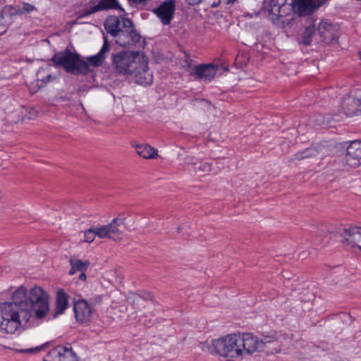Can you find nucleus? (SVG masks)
I'll use <instances>...</instances> for the list:
<instances>
[{
	"instance_id": "obj_5",
	"label": "nucleus",
	"mask_w": 361,
	"mask_h": 361,
	"mask_svg": "<svg viewBox=\"0 0 361 361\" xmlns=\"http://www.w3.org/2000/svg\"><path fill=\"white\" fill-rule=\"evenodd\" d=\"M239 343V334H233L214 339L212 343V346L218 355L235 358L242 357Z\"/></svg>"
},
{
	"instance_id": "obj_28",
	"label": "nucleus",
	"mask_w": 361,
	"mask_h": 361,
	"mask_svg": "<svg viewBox=\"0 0 361 361\" xmlns=\"http://www.w3.org/2000/svg\"><path fill=\"white\" fill-rule=\"evenodd\" d=\"M47 72L46 68H40L37 72V80L42 82L40 86L45 85L54 78L50 73Z\"/></svg>"
},
{
	"instance_id": "obj_4",
	"label": "nucleus",
	"mask_w": 361,
	"mask_h": 361,
	"mask_svg": "<svg viewBox=\"0 0 361 361\" xmlns=\"http://www.w3.org/2000/svg\"><path fill=\"white\" fill-rule=\"evenodd\" d=\"M143 57L138 52L121 51L112 55V68L117 74L131 76Z\"/></svg>"
},
{
	"instance_id": "obj_12",
	"label": "nucleus",
	"mask_w": 361,
	"mask_h": 361,
	"mask_svg": "<svg viewBox=\"0 0 361 361\" xmlns=\"http://www.w3.org/2000/svg\"><path fill=\"white\" fill-rule=\"evenodd\" d=\"M267 9L273 21L288 16L293 11L291 0H270Z\"/></svg>"
},
{
	"instance_id": "obj_35",
	"label": "nucleus",
	"mask_w": 361,
	"mask_h": 361,
	"mask_svg": "<svg viewBox=\"0 0 361 361\" xmlns=\"http://www.w3.org/2000/svg\"><path fill=\"white\" fill-rule=\"evenodd\" d=\"M86 278H87V276L85 274V271L81 272V274H80L79 279L82 281H85Z\"/></svg>"
},
{
	"instance_id": "obj_3",
	"label": "nucleus",
	"mask_w": 361,
	"mask_h": 361,
	"mask_svg": "<svg viewBox=\"0 0 361 361\" xmlns=\"http://www.w3.org/2000/svg\"><path fill=\"white\" fill-rule=\"evenodd\" d=\"M122 222L117 218L114 219L109 224L104 226H94L84 233V241L92 243L97 236L99 238H108L113 240L122 239Z\"/></svg>"
},
{
	"instance_id": "obj_15",
	"label": "nucleus",
	"mask_w": 361,
	"mask_h": 361,
	"mask_svg": "<svg viewBox=\"0 0 361 361\" xmlns=\"http://www.w3.org/2000/svg\"><path fill=\"white\" fill-rule=\"evenodd\" d=\"M46 361H77L71 348L59 345L51 349L45 357Z\"/></svg>"
},
{
	"instance_id": "obj_9",
	"label": "nucleus",
	"mask_w": 361,
	"mask_h": 361,
	"mask_svg": "<svg viewBox=\"0 0 361 361\" xmlns=\"http://www.w3.org/2000/svg\"><path fill=\"white\" fill-rule=\"evenodd\" d=\"M123 30H121L116 36V42L121 47L130 46L139 41L140 35L134 29L133 22L126 18H122Z\"/></svg>"
},
{
	"instance_id": "obj_19",
	"label": "nucleus",
	"mask_w": 361,
	"mask_h": 361,
	"mask_svg": "<svg viewBox=\"0 0 361 361\" xmlns=\"http://www.w3.org/2000/svg\"><path fill=\"white\" fill-rule=\"evenodd\" d=\"M104 28L106 31L112 36H116L122 30V19L120 20L116 16L108 17L104 23Z\"/></svg>"
},
{
	"instance_id": "obj_2",
	"label": "nucleus",
	"mask_w": 361,
	"mask_h": 361,
	"mask_svg": "<svg viewBox=\"0 0 361 361\" xmlns=\"http://www.w3.org/2000/svg\"><path fill=\"white\" fill-rule=\"evenodd\" d=\"M51 61L54 65L63 68L66 72L73 75H86L91 71L87 62L82 60L78 53L69 49L55 54Z\"/></svg>"
},
{
	"instance_id": "obj_34",
	"label": "nucleus",
	"mask_w": 361,
	"mask_h": 361,
	"mask_svg": "<svg viewBox=\"0 0 361 361\" xmlns=\"http://www.w3.org/2000/svg\"><path fill=\"white\" fill-rule=\"evenodd\" d=\"M190 5H196L200 4L202 0H185Z\"/></svg>"
},
{
	"instance_id": "obj_8",
	"label": "nucleus",
	"mask_w": 361,
	"mask_h": 361,
	"mask_svg": "<svg viewBox=\"0 0 361 361\" xmlns=\"http://www.w3.org/2000/svg\"><path fill=\"white\" fill-rule=\"evenodd\" d=\"M102 300L100 297H96L91 299V302L89 304L85 300H80L74 304V312L76 320L81 324L89 323L93 314L92 305L99 304Z\"/></svg>"
},
{
	"instance_id": "obj_30",
	"label": "nucleus",
	"mask_w": 361,
	"mask_h": 361,
	"mask_svg": "<svg viewBox=\"0 0 361 361\" xmlns=\"http://www.w3.org/2000/svg\"><path fill=\"white\" fill-rule=\"evenodd\" d=\"M20 111L22 113L23 111L27 112L25 117L29 120L35 119L38 115L37 111L34 108H20Z\"/></svg>"
},
{
	"instance_id": "obj_13",
	"label": "nucleus",
	"mask_w": 361,
	"mask_h": 361,
	"mask_svg": "<svg viewBox=\"0 0 361 361\" xmlns=\"http://www.w3.org/2000/svg\"><path fill=\"white\" fill-rule=\"evenodd\" d=\"M341 235L345 247L353 250L358 249L361 252V227L350 226L344 228Z\"/></svg>"
},
{
	"instance_id": "obj_36",
	"label": "nucleus",
	"mask_w": 361,
	"mask_h": 361,
	"mask_svg": "<svg viewBox=\"0 0 361 361\" xmlns=\"http://www.w3.org/2000/svg\"><path fill=\"white\" fill-rule=\"evenodd\" d=\"M237 0H226V4H233Z\"/></svg>"
},
{
	"instance_id": "obj_14",
	"label": "nucleus",
	"mask_w": 361,
	"mask_h": 361,
	"mask_svg": "<svg viewBox=\"0 0 361 361\" xmlns=\"http://www.w3.org/2000/svg\"><path fill=\"white\" fill-rule=\"evenodd\" d=\"M176 1L166 0L153 9V13L164 25H169L174 17Z\"/></svg>"
},
{
	"instance_id": "obj_26",
	"label": "nucleus",
	"mask_w": 361,
	"mask_h": 361,
	"mask_svg": "<svg viewBox=\"0 0 361 361\" xmlns=\"http://www.w3.org/2000/svg\"><path fill=\"white\" fill-rule=\"evenodd\" d=\"M153 295L148 293L142 296L139 294H135L132 296V302L136 309H140L143 306V301L146 300H152Z\"/></svg>"
},
{
	"instance_id": "obj_24",
	"label": "nucleus",
	"mask_w": 361,
	"mask_h": 361,
	"mask_svg": "<svg viewBox=\"0 0 361 361\" xmlns=\"http://www.w3.org/2000/svg\"><path fill=\"white\" fill-rule=\"evenodd\" d=\"M137 154L144 159H156L158 157V150L147 144L135 146Z\"/></svg>"
},
{
	"instance_id": "obj_32",
	"label": "nucleus",
	"mask_w": 361,
	"mask_h": 361,
	"mask_svg": "<svg viewBox=\"0 0 361 361\" xmlns=\"http://www.w3.org/2000/svg\"><path fill=\"white\" fill-rule=\"evenodd\" d=\"M41 349H42V346L28 348V349L20 350L19 351L21 353H36V352H39Z\"/></svg>"
},
{
	"instance_id": "obj_7",
	"label": "nucleus",
	"mask_w": 361,
	"mask_h": 361,
	"mask_svg": "<svg viewBox=\"0 0 361 361\" xmlns=\"http://www.w3.org/2000/svg\"><path fill=\"white\" fill-rule=\"evenodd\" d=\"M238 334L242 356L262 351L267 343H271L274 341V337H264V339H260L251 333H238Z\"/></svg>"
},
{
	"instance_id": "obj_11",
	"label": "nucleus",
	"mask_w": 361,
	"mask_h": 361,
	"mask_svg": "<svg viewBox=\"0 0 361 361\" xmlns=\"http://www.w3.org/2000/svg\"><path fill=\"white\" fill-rule=\"evenodd\" d=\"M343 162L344 166L351 168L361 166V140H353L350 143Z\"/></svg>"
},
{
	"instance_id": "obj_18",
	"label": "nucleus",
	"mask_w": 361,
	"mask_h": 361,
	"mask_svg": "<svg viewBox=\"0 0 361 361\" xmlns=\"http://www.w3.org/2000/svg\"><path fill=\"white\" fill-rule=\"evenodd\" d=\"M342 109L347 116L361 114V99L348 96L342 102Z\"/></svg>"
},
{
	"instance_id": "obj_23",
	"label": "nucleus",
	"mask_w": 361,
	"mask_h": 361,
	"mask_svg": "<svg viewBox=\"0 0 361 361\" xmlns=\"http://www.w3.org/2000/svg\"><path fill=\"white\" fill-rule=\"evenodd\" d=\"M69 263L71 266V269L68 272L70 275H74L78 271H85L90 265V262L88 260L82 261L75 256H72L69 259Z\"/></svg>"
},
{
	"instance_id": "obj_10",
	"label": "nucleus",
	"mask_w": 361,
	"mask_h": 361,
	"mask_svg": "<svg viewBox=\"0 0 361 361\" xmlns=\"http://www.w3.org/2000/svg\"><path fill=\"white\" fill-rule=\"evenodd\" d=\"M328 0H291L292 12L300 16H308L314 13Z\"/></svg>"
},
{
	"instance_id": "obj_6",
	"label": "nucleus",
	"mask_w": 361,
	"mask_h": 361,
	"mask_svg": "<svg viewBox=\"0 0 361 361\" xmlns=\"http://www.w3.org/2000/svg\"><path fill=\"white\" fill-rule=\"evenodd\" d=\"M49 295L42 288H32L28 294L31 317L34 314L37 319L44 318L49 310Z\"/></svg>"
},
{
	"instance_id": "obj_29",
	"label": "nucleus",
	"mask_w": 361,
	"mask_h": 361,
	"mask_svg": "<svg viewBox=\"0 0 361 361\" xmlns=\"http://www.w3.org/2000/svg\"><path fill=\"white\" fill-rule=\"evenodd\" d=\"M315 32L316 28L314 26H309L306 27L302 36V43L305 45H310L312 41V37Z\"/></svg>"
},
{
	"instance_id": "obj_1",
	"label": "nucleus",
	"mask_w": 361,
	"mask_h": 361,
	"mask_svg": "<svg viewBox=\"0 0 361 361\" xmlns=\"http://www.w3.org/2000/svg\"><path fill=\"white\" fill-rule=\"evenodd\" d=\"M10 300L1 303V329L6 334H14L31 318L28 292L25 286L11 287L4 292Z\"/></svg>"
},
{
	"instance_id": "obj_27",
	"label": "nucleus",
	"mask_w": 361,
	"mask_h": 361,
	"mask_svg": "<svg viewBox=\"0 0 361 361\" xmlns=\"http://www.w3.org/2000/svg\"><path fill=\"white\" fill-rule=\"evenodd\" d=\"M331 28V25L326 22H321L319 25L318 31L322 37L323 41H326L331 38V32L329 29Z\"/></svg>"
},
{
	"instance_id": "obj_21",
	"label": "nucleus",
	"mask_w": 361,
	"mask_h": 361,
	"mask_svg": "<svg viewBox=\"0 0 361 361\" xmlns=\"http://www.w3.org/2000/svg\"><path fill=\"white\" fill-rule=\"evenodd\" d=\"M109 9H119L123 11L122 8L119 6L117 0H101L98 3V4L91 7L87 11V14L90 15L99 11H104Z\"/></svg>"
},
{
	"instance_id": "obj_20",
	"label": "nucleus",
	"mask_w": 361,
	"mask_h": 361,
	"mask_svg": "<svg viewBox=\"0 0 361 361\" xmlns=\"http://www.w3.org/2000/svg\"><path fill=\"white\" fill-rule=\"evenodd\" d=\"M69 307V295L63 289H59L56 293L55 316L63 314Z\"/></svg>"
},
{
	"instance_id": "obj_25",
	"label": "nucleus",
	"mask_w": 361,
	"mask_h": 361,
	"mask_svg": "<svg viewBox=\"0 0 361 361\" xmlns=\"http://www.w3.org/2000/svg\"><path fill=\"white\" fill-rule=\"evenodd\" d=\"M324 149V148L321 146H319L318 147H309V148L306 149L305 150H304L303 152L295 154L294 159L301 160L305 158L315 157L319 152H321Z\"/></svg>"
},
{
	"instance_id": "obj_22",
	"label": "nucleus",
	"mask_w": 361,
	"mask_h": 361,
	"mask_svg": "<svg viewBox=\"0 0 361 361\" xmlns=\"http://www.w3.org/2000/svg\"><path fill=\"white\" fill-rule=\"evenodd\" d=\"M110 50V44L107 41V39H104V44L100 49L99 52L94 56L88 57L87 61L94 67H98L100 66L104 59H105V54L108 53Z\"/></svg>"
},
{
	"instance_id": "obj_31",
	"label": "nucleus",
	"mask_w": 361,
	"mask_h": 361,
	"mask_svg": "<svg viewBox=\"0 0 361 361\" xmlns=\"http://www.w3.org/2000/svg\"><path fill=\"white\" fill-rule=\"evenodd\" d=\"M212 170V164L208 162L201 163L198 167V171L202 173H209Z\"/></svg>"
},
{
	"instance_id": "obj_37",
	"label": "nucleus",
	"mask_w": 361,
	"mask_h": 361,
	"mask_svg": "<svg viewBox=\"0 0 361 361\" xmlns=\"http://www.w3.org/2000/svg\"><path fill=\"white\" fill-rule=\"evenodd\" d=\"M11 123H17L19 121V119H11V121H9Z\"/></svg>"
},
{
	"instance_id": "obj_33",
	"label": "nucleus",
	"mask_w": 361,
	"mask_h": 361,
	"mask_svg": "<svg viewBox=\"0 0 361 361\" xmlns=\"http://www.w3.org/2000/svg\"><path fill=\"white\" fill-rule=\"evenodd\" d=\"M23 11L30 12L34 10V6L27 4H25L23 6Z\"/></svg>"
},
{
	"instance_id": "obj_16",
	"label": "nucleus",
	"mask_w": 361,
	"mask_h": 361,
	"mask_svg": "<svg viewBox=\"0 0 361 361\" xmlns=\"http://www.w3.org/2000/svg\"><path fill=\"white\" fill-rule=\"evenodd\" d=\"M131 77L135 78V82L142 85H148L152 83L153 76L149 72L147 61L145 57L138 64L135 73H132Z\"/></svg>"
},
{
	"instance_id": "obj_38",
	"label": "nucleus",
	"mask_w": 361,
	"mask_h": 361,
	"mask_svg": "<svg viewBox=\"0 0 361 361\" xmlns=\"http://www.w3.org/2000/svg\"><path fill=\"white\" fill-rule=\"evenodd\" d=\"M181 231H182V228H181V226H178V227L177 228V232H178V233H180V232H181Z\"/></svg>"
},
{
	"instance_id": "obj_17",
	"label": "nucleus",
	"mask_w": 361,
	"mask_h": 361,
	"mask_svg": "<svg viewBox=\"0 0 361 361\" xmlns=\"http://www.w3.org/2000/svg\"><path fill=\"white\" fill-rule=\"evenodd\" d=\"M218 71V66L213 64H202L194 66L192 73L195 75V78L204 81L212 80Z\"/></svg>"
}]
</instances>
